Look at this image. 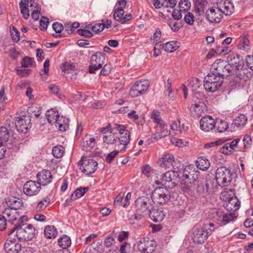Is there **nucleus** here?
<instances>
[{
  "mask_svg": "<svg viewBox=\"0 0 253 253\" xmlns=\"http://www.w3.org/2000/svg\"><path fill=\"white\" fill-rule=\"evenodd\" d=\"M213 223H210L208 225L205 224L202 227L195 226L193 228V239L195 243L201 244L204 243L214 230V229L210 228L209 227H213Z\"/></svg>",
  "mask_w": 253,
  "mask_h": 253,
  "instance_id": "nucleus-1",
  "label": "nucleus"
},
{
  "mask_svg": "<svg viewBox=\"0 0 253 253\" xmlns=\"http://www.w3.org/2000/svg\"><path fill=\"white\" fill-rule=\"evenodd\" d=\"M231 170L225 167H220L215 171V180L217 184L220 187L228 186L232 180Z\"/></svg>",
  "mask_w": 253,
  "mask_h": 253,
  "instance_id": "nucleus-2",
  "label": "nucleus"
},
{
  "mask_svg": "<svg viewBox=\"0 0 253 253\" xmlns=\"http://www.w3.org/2000/svg\"><path fill=\"white\" fill-rule=\"evenodd\" d=\"M223 82L222 76L210 73L205 78L204 86L207 91L213 92L221 86Z\"/></svg>",
  "mask_w": 253,
  "mask_h": 253,
  "instance_id": "nucleus-3",
  "label": "nucleus"
},
{
  "mask_svg": "<svg viewBox=\"0 0 253 253\" xmlns=\"http://www.w3.org/2000/svg\"><path fill=\"white\" fill-rule=\"evenodd\" d=\"M151 198L153 203L164 204L169 200V191L166 187H157L152 192Z\"/></svg>",
  "mask_w": 253,
  "mask_h": 253,
  "instance_id": "nucleus-4",
  "label": "nucleus"
},
{
  "mask_svg": "<svg viewBox=\"0 0 253 253\" xmlns=\"http://www.w3.org/2000/svg\"><path fill=\"white\" fill-rule=\"evenodd\" d=\"M211 73L222 76L223 78L225 74L231 71V66L224 60H216L211 65Z\"/></svg>",
  "mask_w": 253,
  "mask_h": 253,
  "instance_id": "nucleus-5",
  "label": "nucleus"
},
{
  "mask_svg": "<svg viewBox=\"0 0 253 253\" xmlns=\"http://www.w3.org/2000/svg\"><path fill=\"white\" fill-rule=\"evenodd\" d=\"M36 234V229L32 224L24 225L16 231L18 239L22 241L31 240Z\"/></svg>",
  "mask_w": 253,
  "mask_h": 253,
  "instance_id": "nucleus-6",
  "label": "nucleus"
},
{
  "mask_svg": "<svg viewBox=\"0 0 253 253\" xmlns=\"http://www.w3.org/2000/svg\"><path fill=\"white\" fill-rule=\"evenodd\" d=\"M213 220L219 224L225 225L236 219L237 216L232 213H225L220 210H213Z\"/></svg>",
  "mask_w": 253,
  "mask_h": 253,
  "instance_id": "nucleus-7",
  "label": "nucleus"
},
{
  "mask_svg": "<svg viewBox=\"0 0 253 253\" xmlns=\"http://www.w3.org/2000/svg\"><path fill=\"white\" fill-rule=\"evenodd\" d=\"M105 60V54L101 52H97L93 54L90 58L91 65L88 67V72L90 73H95L96 71L102 67Z\"/></svg>",
  "mask_w": 253,
  "mask_h": 253,
  "instance_id": "nucleus-8",
  "label": "nucleus"
},
{
  "mask_svg": "<svg viewBox=\"0 0 253 253\" xmlns=\"http://www.w3.org/2000/svg\"><path fill=\"white\" fill-rule=\"evenodd\" d=\"M135 207L136 212L148 215L152 207V200L147 197H139L135 201Z\"/></svg>",
  "mask_w": 253,
  "mask_h": 253,
  "instance_id": "nucleus-9",
  "label": "nucleus"
},
{
  "mask_svg": "<svg viewBox=\"0 0 253 253\" xmlns=\"http://www.w3.org/2000/svg\"><path fill=\"white\" fill-rule=\"evenodd\" d=\"M200 176L199 171L192 166H186L182 171V180L185 183L191 184L198 179Z\"/></svg>",
  "mask_w": 253,
  "mask_h": 253,
  "instance_id": "nucleus-10",
  "label": "nucleus"
},
{
  "mask_svg": "<svg viewBox=\"0 0 253 253\" xmlns=\"http://www.w3.org/2000/svg\"><path fill=\"white\" fill-rule=\"evenodd\" d=\"M15 118V126L17 131L21 133H26L31 126L30 117L22 115Z\"/></svg>",
  "mask_w": 253,
  "mask_h": 253,
  "instance_id": "nucleus-11",
  "label": "nucleus"
},
{
  "mask_svg": "<svg viewBox=\"0 0 253 253\" xmlns=\"http://www.w3.org/2000/svg\"><path fill=\"white\" fill-rule=\"evenodd\" d=\"M149 85L148 81L145 80L136 82L131 87L129 94L133 97L142 95L147 90Z\"/></svg>",
  "mask_w": 253,
  "mask_h": 253,
  "instance_id": "nucleus-12",
  "label": "nucleus"
},
{
  "mask_svg": "<svg viewBox=\"0 0 253 253\" xmlns=\"http://www.w3.org/2000/svg\"><path fill=\"white\" fill-rule=\"evenodd\" d=\"M79 163H81L80 169L86 175L94 173L97 169V163L93 159H83Z\"/></svg>",
  "mask_w": 253,
  "mask_h": 253,
  "instance_id": "nucleus-13",
  "label": "nucleus"
},
{
  "mask_svg": "<svg viewBox=\"0 0 253 253\" xmlns=\"http://www.w3.org/2000/svg\"><path fill=\"white\" fill-rule=\"evenodd\" d=\"M222 13L218 6L209 8L205 13L207 20L211 23H219L222 18Z\"/></svg>",
  "mask_w": 253,
  "mask_h": 253,
  "instance_id": "nucleus-14",
  "label": "nucleus"
},
{
  "mask_svg": "<svg viewBox=\"0 0 253 253\" xmlns=\"http://www.w3.org/2000/svg\"><path fill=\"white\" fill-rule=\"evenodd\" d=\"M113 128L119 131L120 133L119 140L120 143L124 145L122 150H125L126 145H127L130 140V135L129 132H128L127 130L125 129L124 126L121 125L115 124Z\"/></svg>",
  "mask_w": 253,
  "mask_h": 253,
  "instance_id": "nucleus-15",
  "label": "nucleus"
},
{
  "mask_svg": "<svg viewBox=\"0 0 253 253\" xmlns=\"http://www.w3.org/2000/svg\"><path fill=\"white\" fill-rule=\"evenodd\" d=\"M41 186L38 182L33 180L28 181L24 185L23 192L29 196L36 195L41 190Z\"/></svg>",
  "mask_w": 253,
  "mask_h": 253,
  "instance_id": "nucleus-16",
  "label": "nucleus"
},
{
  "mask_svg": "<svg viewBox=\"0 0 253 253\" xmlns=\"http://www.w3.org/2000/svg\"><path fill=\"white\" fill-rule=\"evenodd\" d=\"M138 247L144 253H152L156 249V243L148 238H143L139 241Z\"/></svg>",
  "mask_w": 253,
  "mask_h": 253,
  "instance_id": "nucleus-17",
  "label": "nucleus"
},
{
  "mask_svg": "<svg viewBox=\"0 0 253 253\" xmlns=\"http://www.w3.org/2000/svg\"><path fill=\"white\" fill-rule=\"evenodd\" d=\"M165 213L166 212L162 207H152L148 215L154 222H158L163 220Z\"/></svg>",
  "mask_w": 253,
  "mask_h": 253,
  "instance_id": "nucleus-18",
  "label": "nucleus"
},
{
  "mask_svg": "<svg viewBox=\"0 0 253 253\" xmlns=\"http://www.w3.org/2000/svg\"><path fill=\"white\" fill-rule=\"evenodd\" d=\"M4 248L7 253H18L21 250V245L15 239L9 238L4 244Z\"/></svg>",
  "mask_w": 253,
  "mask_h": 253,
  "instance_id": "nucleus-19",
  "label": "nucleus"
},
{
  "mask_svg": "<svg viewBox=\"0 0 253 253\" xmlns=\"http://www.w3.org/2000/svg\"><path fill=\"white\" fill-rule=\"evenodd\" d=\"M179 176L177 172L174 171L169 170L167 171L162 177L164 185L169 187H173L176 186L175 179Z\"/></svg>",
  "mask_w": 253,
  "mask_h": 253,
  "instance_id": "nucleus-20",
  "label": "nucleus"
},
{
  "mask_svg": "<svg viewBox=\"0 0 253 253\" xmlns=\"http://www.w3.org/2000/svg\"><path fill=\"white\" fill-rule=\"evenodd\" d=\"M37 177L39 183L42 186H46L49 184L52 179V175L51 172L45 169L39 172L37 175Z\"/></svg>",
  "mask_w": 253,
  "mask_h": 253,
  "instance_id": "nucleus-21",
  "label": "nucleus"
},
{
  "mask_svg": "<svg viewBox=\"0 0 253 253\" xmlns=\"http://www.w3.org/2000/svg\"><path fill=\"white\" fill-rule=\"evenodd\" d=\"M228 61L230 62L229 63L231 67L233 66L235 69L238 70L242 69L244 65V61L243 58L240 55L232 53L230 54L227 57Z\"/></svg>",
  "mask_w": 253,
  "mask_h": 253,
  "instance_id": "nucleus-22",
  "label": "nucleus"
},
{
  "mask_svg": "<svg viewBox=\"0 0 253 253\" xmlns=\"http://www.w3.org/2000/svg\"><path fill=\"white\" fill-rule=\"evenodd\" d=\"M201 129L205 131H209L215 127L214 120L210 116L203 117L200 120Z\"/></svg>",
  "mask_w": 253,
  "mask_h": 253,
  "instance_id": "nucleus-23",
  "label": "nucleus"
},
{
  "mask_svg": "<svg viewBox=\"0 0 253 253\" xmlns=\"http://www.w3.org/2000/svg\"><path fill=\"white\" fill-rule=\"evenodd\" d=\"M8 220L15 226L14 229L11 231L9 234V235L13 233L14 230L17 231V229L20 228L21 226H24V225L29 224L26 223L27 217L26 216H22L18 218L16 216L13 215L12 217L9 218Z\"/></svg>",
  "mask_w": 253,
  "mask_h": 253,
  "instance_id": "nucleus-24",
  "label": "nucleus"
},
{
  "mask_svg": "<svg viewBox=\"0 0 253 253\" xmlns=\"http://www.w3.org/2000/svg\"><path fill=\"white\" fill-rule=\"evenodd\" d=\"M173 162V156L170 154H167L162 157L158 161V164L161 168L167 169L171 168Z\"/></svg>",
  "mask_w": 253,
  "mask_h": 253,
  "instance_id": "nucleus-25",
  "label": "nucleus"
},
{
  "mask_svg": "<svg viewBox=\"0 0 253 253\" xmlns=\"http://www.w3.org/2000/svg\"><path fill=\"white\" fill-rule=\"evenodd\" d=\"M222 14L226 16L231 15L234 10V5L230 0H224L218 5Z\"/></svg>",
  "mask_w": 253,
  "mask_h": 253,
  "instance_id": "nucleus-26",
  "label": "nucleus"
},
{
  "mask_svg": "<svg viewBox=\"0 0 253 253\" xmlns=\"http://www.w3.org/2000/svg\"><path fill=\"white\" fill-rule=\"evenodd\" d=\"M62 71L65 73L66 77L71 80L75 79L76 78L77 70L74 65L66 62L63 65Z\"/></svg>",
  "mask_w": 253,
  "mask_h": 253,
  "instance_id": "nucleus-27",
  "label": "nucleus"
},
{
  "mask_svg": "<svg viewBox=\"0 0 253 253\" xmlns=\"http://www.w3.org/2000/svg\"><path fill=\"white\" fill-rule=\"evenodd\" d=\"M33 0H24V1H21L19 3L21 13H22L23 18L25 19H28L29 17V9L28 7H32L34 6L33 2L32 3Z\"/></svg>",
  "mask_w": 253,
  "mask_h": 253,
  "instance_id": "nucleus-28",
  "label": "nucleus"
},
{
  "mask_svg": "<svg viewBox=\"0 0 253 253\" xmlns=\"http://www.w3.org/2000/svg\"><path fill=\"white\" fill-rule=\"evenodd\" d=\"M95 139L89 135H86L82 142V150L85 151H90L95 145Z\"/></svg>",
  "mask_w": 253,
  "mask_h": 253,
  "instance_id": "nucleus-29",
  "label": "nucleus"
},
{
  "mask_svg": "<svg viewBox=\"0 0 253 253\" xmlns=\"http://www.w3.org/2000/svg\"><path fill=\"white\" fill-rule=\"evenodd\" d=\"M236 75L240 80L248 81L253 77V73L247 68H243L242 69L237 70Z\"/></svg>",
  "mask_w": 253,
  "mask_h": 253,
  "instance_id": "nucleus-30",
  "label": "nucleus"
},
{
  "mask_svg": "<svg viewBox=\"0 0 253 253\" xmlns=\"http://www.w3.org/2000/svg\"><path fill=\"white\" fill-rule=\"evenodd\" d=\"M69 119L62 116L58 117L55 122V124L61 131H65L69 128Z\"/></svg>",
  "mask_w": 253,
  "mask_h": 253,
  "instance_id": "nucleus-31",
  "label": "nucleus"
},
{
  "mask_svg": "<svg viewBox=\"0 0 253 253\" xmlns=\"http://www.w3.org/2000/svg\"><path fill=\"white\" fill-rule=\"evenodd\" d=\"M161 48L167 52L171 53L175 51L180 46V43L177 41H170L161 44Z\"/></svg>",
  "mask_w": 253,
  "mask_h": 253,
  "instance_id": "nucleus-32",
  "label": "nucleus"
},
{
  "mask_svg": "<svg viewBox=\"0 0 253 253\" xmlns=\"http://www.w3.org/2000/svg\"><path fill=\"white\" fill-rule=\"evenodd\" d=\"M197 167L202 170H206L210 167V162L209 160L204 157H199L196 162Z\"/></svg>",
  "mask_w": 253,
  "mask_h": 253,
  "instance_id": "nucleus-33",
  "label": "nucleus"
},
{
  "mask_svg": "<svg viewBox=\"0 0 253 253\" xmlns=\"http://www.w3.org/2000/svg\"><path fill=\"white\" fill-rule=\"evenodd\" d=\"M7 205L11 209L16 210L22 206L23 202L22 200L13 197L8 200L7 202Z\"/></svg>",
  "mask_w": 253,
  "mask_h": 253,
  "instance_id": "nucleus-34",
  "label": "nucleus"
},
{
  "mask_svg": "<svg viewBox=\"0 0 253 253\" xmlns=\"http://www.w3.org/2000/svg\"><path fill=\"white\" fill-rule=\"evenodd\" d=\"M172 80L168 79L167 82L165 83V90L164 93L170 99L173 100L175 97L174 90L171 87Z\"/></svg>",
  "mask_w": 253,
  "mask_h": 253,
  "instance_id": "nucleus-35",
  "label": "nucleus"
},
{
  "mask_svg": "<svg viewBox=\"0 0 253 253\" xmlns=\"http://www.w3.org/2000/svg\"><path fill=\"white\" fill-rule=\"evenodd\" d=\"M240 206V201L236 198H232L229 200L226 205L227 210L235 211L239 209Z\"/></svg>",
  "mask_w": 253,
  "mask_h": 253,
  "instance_id": "nucleus-36",
  "label": "nucleus"
},
{
  "mask_svg": "<svg viewBox=\"0 0 253 253\" xmlns=\"http://www.w3.org/2000/svg\"><path fill=\"white\" fill-rule=\"evenodd\" d=\"M59 116L58 112L54 108L47 110L46 113V118L49 124L55 123Z\"/></svg>",
  "mask_w": 253,
  "mask_h": 253,
  "instance_id": "nucleus-37",
  "label": "nucleus"
},
{
  "mask_svg": "<svg viewBox=\"0 0 253 253\" xmlns=\"http://www.w3.org/2000/svg\"><path fill=\"white\" fill-rule=\"evenodd\" d=\"M247 121L248 118L244 114H240L235 119L234 125L238 128H241L246 125Z\"/></svg>",
  "mask_w": 253,
  "mask_h": 253,
  "instance_id": "nucleus-38",
  "label": "nucleus"
},
{
  "mask_svg": "<svg viewBox=\"0 0 253 253\" xmlns=\"http://www.w3.org/2000/svg\"><path fill=\"white\" fill-rule=\"evenodd\" d=\"M50 201V200L49 198L47 197L43 198L38 202L37 206L35 207L36 211H41L44 210L48 206Z\"/></svg>",
  "mask_w": 253,
  "mask_h": 253,
  "instance_id": "nucleus-39",
  "label": "nucleus"
},
{
  "mask_svg": "<svg viewBox=\"0 0 253 253\" xmlns=\"http://www.w3.org/2000/svg\"><path fill=\"white\" fill-rule=\"evenodd\" d=\"M145 215H146L144 213H138L136 211V213L132 215L129 218V221L131 224H137L139 222L143 223Z\"/></svg>",
  "mask_w": 253,
  "mask_h": 253,
  "instance_id": "nucleus-40",
  "label": "nucleus"
},
{
  "mask_svg": "<svg viewBox=\"0 0 253 253\" xmlns=\"http://www.w3.org/2000/svg\"><path fill=\"white\" fill-rule=\"evenodd\" d=\"M57 230L53 225H47L45 226L44 234L47 238H54L57 235Z\"/></svg>",
  "mask_w": 253,
  "mask_h": 253,
  "instance_id": "nucleus-41",
  "label": "nucleus"
},
{
  "mask_svg": "<svg viewBox=\"0 0 253 253\" xmlns=\"http://www.w3.org/2000/svg\"><path fill=\"white\" fill-rule=\"evenodd\" d=\"M88 187H80L74 191L71 195V200H77L82 196L88 191Z\"/></svg>",
  "mask_w": 253,
  "mask_h": 253,
  "instance_id": "nucleus-42",
  "label": "nucleus"
},
{
  "mask_svg": "<svg viewBox=\"0 0 253 253\" xmlns=\"http://www.w3.org/2000/svg\"><path fill=\"white\" fill-rule=\"evenodd\" d=\"M150 118L158 126H162L164 125V122L162 120L160 114L158 111L153 110L151 113Z\"/></svg>",
  "mask_w": 253,
  "mask_h": 253,
  "instance_id": "nucleus-43",
  "label": "nucleus"
},
{
  "mask_svg": "<svg viewBox=\"0 0 253 253\" xmlns=\"http://www.w3.org/2000/svg\"><path fill=\"white\" fill-rule=\"evenodd\" d=\"M58 244L62 248L66 249L71 245V241L68 236L64 235L58 239Z\"/></svg>",
  "mask_w": 253,
  "mask_h": 253,
  "instance_id": "nucleus-44",
  "label": "nucleus"
},
{
  "mask_svg": "<svg viewBox=\"0 0 253 253\" xmlns=\"http://www.w3.org/2000/svg\"><path fill=\"white\" fill-rule=\"evenodd\" d=\"M216 126H215L216 130L218 132H223L226 131L228 128L227 123L223 120L216 121Z\"/></svg>",
  "mask_w": 253,
  "mask_h": 253,
  "instance_id": "nucleus-45",
  "label": "nucleus"
},
{
  "mask_svg": "<svg viewBox=\"0 0 253 253\" xmlns=\"http://www.w3.org/2000/svg\"><path fill=\"white\" fill-rule=\"evenodd\" d=\"M8 129L6 126H0V139L1 141L6 142L8 140L10 133Z\"/></svg>",
  "mask_w": 253,
  "mask_h": 253,
  "instance_id": "nucleus-46",
  "label": "nucleus"
},
{
  "mask_svg": "<svg viewBox=\"0 0 253 253\" xmlns=\"http://www.w3.org/2000/svg\"><path fill=\"white\" fill-rule=\"evenodd\" d=\"M64 150V148L62 146H56L52 149V154L55 158H60L63 156Z\"/></svg>",
  "mask_w": 253,
  "mask_h": 253,
  "instance_id": "nucleus-47",
  "label": "nucleus"
},
{
  "mask_svg": "<svg viewBox=\"0 0 253 253\" xmlns=\"http://www.w3.org/2000/svg\"><path fill=\"white\" fill-rule=\"evenodd\" d=\"M116 136L115 133L112 131L108 132L107 134L104 135L103 141L107 144H113L116 141Z\"/></svg>",
  "mask_w": 253,
  "mask_h": 253,
  "instance_id": "nucleus-48",
  "label": "nucleus"
},
{
  "mask_svg": "<svg viewBox=\"0 0 253 253\" xmlns=\"http://www.w3.org/2000/svg\"><path fill=\"white\" fill-rule=\"evenodd\" d=\"M243 142L244 144L243 151H246L251 148L252 145V140L251 136L248 134L245 135L243 139Z\"/></svg>",
  "mask_w": 253,
  "mask_h": 253,
  "instance_id": "nucleus-49",
  "label": "nucleus"
},
{
  "mask_svg": "<svg viewBox=\"0 0 253 253\" xmlns=\"http://www.w3.org/2000/svg\"><path fill=\"white\" fill-rule=\"evenodd\" d=\"M180 11H188L191 7V2L189 0H180L179 2Z\"/></svg>",
  "mask_w": 253,
  "mask_h": 253,
  "instance_id": "nucleus-50",
  "label": "nucleus"
},
{
  "mask_svg": "<svg viewBox=\"0 0 253 253\" xmlns=\"http://www.w3.org/2000/svg\"><path fill=\"white\" fill-rule=\"evenodd\" d=\"M128 117L132 120L138 125H142L144 123L143 121H138L139 119L138 115L136 114V111L134 110L131 111L128 113Z\"/></svg>",
  "mask_w": 253,
  "mask_h": 253,
  "instance_id": "nucleus-51",
  "label": "nucleus"
},
{
  "mask_svg": "<svg viewBox=\"0 0 253 253\" xmlns=\"http://www.w3.org/2000/svg\"><path fill=\"white\" fill-rule=\"evenodd\" d=\"M249 45V40L246 38H244L241 40L240 43H239L238 48L240 50H244L248 48Z\"/></svg>",
  "mask_w": 253,
  "mask_h": 253,
  "instance_id": "nucleus-52",
  "label": "nucleus"
},
{
  "mask_svg": "<svg viewBox=\"0 0 253 253\" xmlns=\"http://www.w3.org/2000/svg\"><path fill=\"white\" fill-rule=\"evenodd\" d=\"M158 128H160L159 135L161 137H165L169 134V131L168 129V126L165 124V122H164V125H162V126H158Z\"/></svg>",
  "mask_w": 253,
  "mask_h": 253,
  "instance_id": "nucleus-53",
  "label": "nucleus"
},
{
  "mask_svg": "<svg viewBox=\"0 0 253 253\" xmlns=\"http://www.w3.org/2000/svg\"><path fill=\"white\" fill-rule=\"evenodd\" d=\"M203 105L204 104L200 101L192 104L190 108L191 111L198 114H200L202 112V108Z\"/></svg>",
  "mask_w": 253,
  "mask_h": 253,
  "instance_id": "nucleus-54",
  "label": "nucleus"
},
{
  "mask_svg": "<svg viewBox=\"0 0 253 253\" xmlns=\"http://www.w3.org/2000/svg\"><path fill=\"white\" fill-rule=\"evenodd\" d=\"M10 33L12 37V39L18 42L20 40V33L12 25L10 26Z\"/></svg>",
  "mask_w": 253,
  "mask_h": 253,
  "instance_id": "nucleus-55",
  "label": "nucleus"
},
{
  "mask_svg": "<svg viewBox=\"0 0 253 253\" xmlns=\"http://www.w3.org/2000/svg\"><path fill=\"white\" fill-rule=\"evenodd\" d=\"M240 142V139L238 138L233 140L230 142H228V143L229 144V146H230L231 149L232 150L233 152L234 151H240L238 147V143Z\"/></svg>",
  "mask_w": 253,
  "mask_h": 253,
  "instance_id": "nucleus-56",
  "label": "nucleus"
},
{
  "mask_svg": "<svg viewBox=\"0 0 253 253\" xmlns=\"http://www.w3.org/2000/svg\"><path fill=\"white\" fill-rule=\"evenodd\" d=\"M123 14L124 10L122 9V7H119L115 10L113 16L115 20L121 22V19H123Z\"/></svg>",
  "mask_w": 253,
  "mask_h": 253,
  "instance_id": "nucleus-57",
  "label": "nucleus"
},
{
  "mask_svg": "<svg viewBox=\"0 0 253 253\" xmlns=\"http://www.w3.org/2000/svg\"><path fill=\"white\" fill-rule=\"evenodd\" d=\"M216 53H224V54H225L226 51L225 50V49L223 47H222V48H220V47L217 48L216 51L213 49H211L210 50V51L207 55V57L209 59H210L212 58Z\"/></svg>",
  "mask_w": 253,
  "mask_h": 253,
  "instance_id": "nucleus-58",
  "label": "nucleus"
},
{
  "mask_svg": "<svg viewBox=\"0 0 253 253\" xmlns=\"http://www.w3.org/2000/svg\"><path fill=\"white\" fill-rule=\"evenodd\" d=\"M220 152L225 155H231L233 152L232 150L231 149L230 146H229V144L228 142L225 143L220 148Z\"/></svg>",
  "mask_w": 253,
  "mask_h": 253,
  "instance_id": "nucleus-59",
  "label": "nucleus"
},
{
  "mask_svg": "<svg viewBox=\"0 0 253 253\" xmlns=\"http://www.w3.org/2000/svg\"><path fill=\"white\" fill-rule=\"evenodd\" d=\"M91 253H101L102 252V248L101 245L98 243H93L90 249Z\"/></svg>",
  "mask_w": 253,
  "mask_h": 253,
  "instance_id": "nucleus-60",
  "label": "nucleus"
},
{
  "mask_svg": "<svg viewBox=\"0 0 253 253\" xmlns=\"http://www.w3.org/2000/svg\"><path fill=\"white\" fill-rule=\"evenodd\" d=\"M77 33L82 36L89 38L93 36V34L88 30L79 29L77 30Z\"/></svg>",
  "mask_w": 253,
  "mask_h": 253,
  "instance_id": "nucleus-61",
  "label": "nucleus"
},
{
  "mask_svg": "<svg viewBox=\"0 0 253 253\" xmlns=\"http://www.w3.org/2000/svg\"><path fill=\"white\" fill-rule=\"evenodd\" d=\"M184 21L187 24L190 25H193L194 22L193 14L190 12L186 13L184 16Z\"/></svg>",
  "mask_w": 253,
  "mask_h": 253,
  "instance_id": "nucleus-62",
  "label": "nucleus"
},
{
  "mask_svg": "<svg viewBox=\"0 0 253 253\" xmlns=\"http://www.w3.org/2000/svg\"><path fill=\"white\" fill-rule=\"evenodd\" d=\"M48 23H49L48 19L46 17L43 16L40 21V25L41 30H42V31L46 30L47 28Z\"/></svg>",
  "mask_w": 253,
  "mask_h": 253,
  "instance_id": "nucleus-63",
  "label": "nucleus"
},
{
  "mask_svg": "<svg viewBox=\"0 0 253 253\" xmlns=\"http://www.w3.org/2000/svg\"><path fill=\"white\" fill-rule=\"evenodd\" d=\"M33 60L31 58L26 57L24 58L21 61V66L22 67H29L32 66Z\"/></svg>",
  "mask_w": 253,
  "mask_h": 253,
  "instance_id": "nucleus-64",
  "label": "nucleus"
}]
</instances>
